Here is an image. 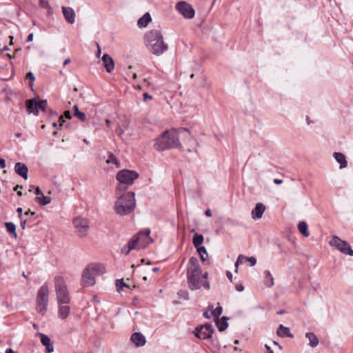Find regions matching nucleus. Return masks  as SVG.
<instances>
[{"label":"nucleus","mask_w":353,"mask_h":353,"mask_svg":"<svg viewBox=\"0 0 353 353\" xmlns=\"http://www.w3.org/2000/svg\"><path fill=\"white\" fill-rule=\"evenodd\" d=\"M187 277L189 287L192 290H197L201 287L208 290L210 288L209 283L207 281L208 273L202 274L198 259L195 257L192 256L189 260Z\"/></svg>","instance_id":"nucleus-1"},{"label":"nucleus","mask_w":353,"mask_h":353,"mask_svg":"<svg viewBox=\"0 0 353 353\" xmlns=\"http://www.w3.org/2000/svg\"><path fill=\"white\" fill-rule=\"evenodd\" d=\"M188 132L186 129L178 131L175 129L166 130L154 139V148L158 151H163L181 146L179 133Z\"/></svg>","instance_id":"nucleus-2"},{"label":"nucleus","mask_w":353,"mask_h":353,"mask_svg":"<svg viewBox=\"0 0 353 353\" xmlns=\"http://www.w3.org/2000/svg\"><path fill=\"white\" fill-rule=\"evenodd\" d=\"M145 45L148 50L157 56L162 54L168 50V45L164 42L161 32L152 30L145 35Z\"/></svg>","instance_id":"nucleus-3"},{"label":"nucleus","mask_w":353,"mask_h":353,"mask_svg":"<svg viewBox=\"0 0 353 353\" xmlns=\"http://www.w3.org/2000/svg\"><path fill=\"white\" fill-rule=\"evenodd\" d=\"M135 205L134 193L128 192L119 196L114 208L117 214L123 216L131 213Z\"/></svg>","instance_id":"nucleus-4"},{"label":"nucleus","mask_w":353,"mask_h":353,"mask_svg":"<svg viewBox=\"0 0 353 353\" xmlns=\"http://www.w3.org/2000/svg\"><path fill=\"white\" fill-rule=\"evenodd\" d=\"M54 288L57 303H70L71 296L68 288V279L57 275L54 278Z\"/></svg>","instance_id":"nucleus-5"},{"label":"nucleus","mask_w":353,"mask_h":353,"mask_svg":"<svg viewBox=\"0 0 353 353\" xmlns=\"http://www.w3.org/2000/svg\"><path fill=\"white\" fill-rule=\"evenodd\" d=\"M50 290L48 285L44 283L39 289L36 298V310L41 315L47 311L49 301Z\"/></svg>","instance_id":"nucleus-6"},{"label":"nucleus","mask_w":353,"mask_h":353,"mask_svg":"<svg viewBox=\"0 0 353 353\" xmlns=\"http://www.w3.org/2000/svg\"><path fill=\"white\" fill-rule=\"evenodd\" d=\"M329 244L331 246L335 247L339 251L343 254L353 256V250L351 248L350 245L341 239L336 235H333L332 239L330 241Z\"/></svg>","instance_id":"nucleus-7"},{"label":"nucleus","mask_w":353,"mask_h":353,"mask_svg":"<svg viewBox=\"0 0 353 353\" xmlns=\"http://www.w3.org/2000/svg\"><path fill=\"white\" fill-rule=\"evenodd\" d=\"M138 177L139 174L136 171L130 170H122L116 176L117 181L128 185H132Z\"/></svg>","instance_id":"nucleus-8"},{"label":"nucleus","mask_w":353,"mask_h":353,"mask_svg":"<svg viewBox=\"0 0 353 353\" xmlns=\"http://www.w3.org/2000/svg\"><path fill=\"white\" fill-rule=\"evenodd\" d=\"M150 233V230L149 229H145L144 230L139 232L137 235L132 237V239H137V249L145 248L150 243L152 242V239L149 236Z\"/></svg>","instance_id":"nucleus-9"},{"label":"nucleus","mask_w":353,"mask_h":353,"mask_svg":"<svg viewBox=\"0 0 353 353\" xmlns=\"http://www.w3.org/2000/svg\"><path fill=\"white\" fill-rule=\"evenodd\" d=\"M74 226L80 236H85L89 230V221L85 218L77 217L73 221Z\"/></svg>","instance_id":"nucleus-10"},{"label":"nucleus","mask_w":353,"mask_h":353,"mask_svg":"<svg viewBox=\"0 0 353 353\" xmlns=\"http://www.w3.org/2000/svg\"><path fill=\"white\" fill-rule=\"evenodd\" d=\"M176 10L181 13L185 18L192 19L194 17L195 12L192 7L185 1H180L176 4Z\"/></svg>","instance_id":"nucleus-11"},{"label":"nucleus","mask_w":353,"mask_h":353,"mask_svg":"<svg viewBox=\"0 0 353 353\" xmlns=\"http://www.w3.org/2000/svg\"><path fill=\"white\" fill-rule=\"evenodd\" d=\"M213 331L212 325L207 323L204 325L197 327L195 329L194 335L196 337L204 340L210 338L213 334Z\"/></svg>","instance_id":"nucleus-12"},{"label":"nucleus","mask_w":353,"mask_h":353,"mask_svg":"<svg viewBox=\"0 0 353 353\" xmlns=\"http://www.w3.org/2000/svg\"><path fill=\"white\" fill-rule=\"evenodd\" d=\"M95 276L85 268L82 273L81 285L83 287H90L95 284Z\"/></svg>","instance_id":"nucleus-13"},{"label":"nucleus","mask_w":353,"mask_h":353,"mask_svg":"<svg viewBox=\"0 0 353 353\" xmlns=\"http://www.w3.org/2000/svg\"><path fill=\"white\" fill-rule=\"evenodd\" d=\"M61 10L65 21L70 25L74 24L76 20L74 10L69 6H62Z\"/></svg>","instance_id":"nucleus-14"},{"label":"nucleus","mask_w":353,"mask_h":353,"mask_svg":"<svg viewBox=\"0 0 353 353\" xmlns=\"http://www.w3.org/2000/svg\"><path fill=\"white\" fill-rule=\"evenodd\" d=\"M58 305V317L64 320L67 319L70 314V303H57Z\"/></svg>","instance_id":"nucleus-15"},{"label":"nucleus","mask_w":353,"mask_h":353,"mask_svg":"<svg viewBox=\"0 0 353 353\" xmlns=\"http://www.w3.org/2000/svg\"><path fill=\"white\" fill-rule=\"evenodd\" d=\"M101 60L103 61V64L107 72L110 73L114 69V62L113 59L108 54H104Z\"/></svg>","instance_id":"nucleus-16"},{"label":"nucleus","mask_w":353,"mask_h":353,"mask_svg":"<svg viewBox=\"0 0 353 353\" xmlns=\"http://www.w3.org/2000/svg\"><path fill=\"white\" fill-rule=\"evenodd\" d=\"M40 336L41 343L46 347V352L51 353L54 351V347L51 339L46 334L39 332L37 334Z\"/></svg>","instance_id":"nucleus-17"},{"label":"nucleus","mask_w":353,"mask_h":353,"mask_svg":"<svg viewBox=\"0 0 353 353\" xmlns=\"http://www.w3.org/2000/svg\"><path fill=\"white\" fill-rule=\"evenodd\" d=\"M265 210V207L262 203H256L255 208L252 210V218L254 220L261 219Z\"/></svg>","instance_id":"nucleus-18"},{"label":"nucleus","mask_w":353,"mask_h":353,"mask_svg":"<svg viewBox=\"0 0 353 353\" xmlns=\"http://www.w3.org/2000/svg\"><path fill=\"white\" fill-rule=\"evenodd\" d=\"M14 171L24 179L26 180L28 179V168L24 163L20 162L17 163L14 165Z\"/></svg>","instance_id":"nucleus-19"},{"label":"nucleus","mask_w":353,"mask_h":353,"mask_svg":"<svg viewBox=\"0 0 353 353\" xmlns=\"http://www.w3.org/2000/svg\"><path fill=\"white\" fill-rule=\"evenodd\" d=\"M35 194L37 195L36 201L40 205H46L51 202L50 197L45 196L39 187L36 188Z\"/></svg>","instance_id":"nucleus-20"},{"label":"nucleus","mask_w":353,"mask_h":353,"mask_svg":"<svg viewBox=\"0 0 353 353\" xmlns=\"http://www.w3.org/2000/svg\"><path fill=\"white\" fill-rule=\"evenodd\" d=\"M86 268L90 269V271L94 276L101 275L105 272V268L101 264L91 263L87 265Z\"/></svg>","instance_id":"nucleus-21"},{"label":"nucleus","mask_w":353,"mask_h":353,"mask_svg":"<svg viewBox=\"0 0 353 353\" xmlns=\"http://www.w3.org/2000/svg\"><path fill=\"white\" fill-rule=\"evenodd\" d=\"M131 341L137 347L143 346L146 342L145 336L139 332L132 334Z\"/></svg>","instance_id":"nucleus-22"},{"label":"nucleus","mask_w":353,"mask_h":353,"mask_svg":"<svg viewBox=\"0 0 353 353\" xmlns=\"http://www.w3.org/2000/svg\"><path fill=\"white\" fill-rule=\"evenodd\" d=\"M335 160L340 164V169L345 168L347 166V161L345 156L341 152H335L333 153Z\"/></svg>","instance_id":"nucleus-23"},{"label":"nucleus","mask_w":353,"mask_h":353,"mask_svg":"<svg viewBox=\"0 0 353 353\" xmlns=\"http://www.w3.org/2000/svg\"><path fill=\"white\" fill-rule=\"evenodd\" d=\"M242 259H245V261L249 262L251 266H254L256 263V259L255 257H254V256L248 257V256L241 254L238 256V259H237L236 261L235 262V268H237V267L239 265L242 264Z\"/></svg>","instance_id":"nucleus-24"},{"label":"nucleus","mask_w":353,"mask_h":353,"mask_svg":"<svg viewBox=\"0 0 353 353\" xmlns=\"http://www.w3.org/2000/svg\"><path fill=\"white\" fill-rule=\"evenodd\" d=\"M27 111L29 114L33 113L35 115L38 114V109L36 104V99H32L26 101Z\"/></svg>","instance_id":"nucleus-25"},{"label":"nucleus","mask_w":353,"mask_h":353,"mask_svg":"<svg viewBox=\"0 0 353 353\" xmlns=\"http://www.w3.org/2000/svg\"><path fill=\"white\" fill-rule=\"evenodd\" d=\"M152 21L150 14L148 12L145 13L137 21L139 28H145Z\"/></svg>","instance_id":"nucleus-26"},{"label":"nucleus","mask_w":353,"mask_h":353,"mask_svg":"<svg viewBox=\"0 0 353 353\" xmlns=\"http://www.w3.org/2000/svg\"><path fill=\"white\" fill-rule=\"evenodd\" d=\"M305 337L309 341V345L312 347H315L319 345V341L316 335L314 332H307Z\"/></svg>","instance_id":"nucleus-27"},{"label":"nucleus","mask_w":353,"mask_h":353,"mask_svg":"<svg viewBox=\"0 0 353 353\" xmlns=\"http://www.w3.org/2000/svg\"><path fill=\"white\" fill-rule=\"evenodd\" d=\"M136 241L137 239H132L127 245L122 248L121 252L125 254H128L132 250L137 249Z\"/></svg>","instance_id":"nucleus-28"},{"label":"nucleus","mask_w":353,"mask_h":353,"mask_svg":"<svg viewBox=\"0 0 353 353\" xmlns=\"http://www.w3.org/2000/svg\"><path fill=\"white\" fill-rule=\"evenodd\" d=\"M276 333L278 336L281 337H293V335L290 332V329L287 327L283 326V325H279Z\"/></svg>","instance_id":"nucleus-29"},{"label":"nucleus","mask_w":353,"mask_h":353,"mask_svg":"<svg viewBox=\"0 0 353 353\" xmlns=\"http://www.w3.org/2000/svg\"><path fill=\"white\" fill-rule=\"evenodd\" d=\"M264 284L268 288H271L274 285V278L269 270L264 272Z\"/></svg>","instance_id":"nucleus-30"},{"label":"nucleus","mask_w":353,"mask_h":353,"mask_svg":"<svg viewBox=\"0 0 353 353\" xmlns=\"http://www.w3.org/2000/svg\"><path fill=\"white\" fill-rule=\"evenodd\" d=\"M298 230L303 236L307 237L310 236L307 224L305 221H301L299 223Z\"/></svg>","instance_id":"nucleus-31"},{"label":"nucleus","mask_w":353,"mask_h":353,"mask_svg":"<svg viewBox=\"0 0 353 353\" xmlns=\"http://www.w3.org/2000/svg\"><path fill=\"white\" fill-rule=\"evenodd\" d=\"M203 236L202 234H199L196 233L192 239V243L196 248L202 247V243H203Z\"/></svg>","instance_id":"nucleus-32"},{"label":"nucleus","mask_w":353,"mask_h":353,"mask_svg":"<svg viewBox=\"0 0 353 353\" xmlns=\"http://www.w3.org/2000/svg\"><path fill=\"white\" fill-rule=\"evenodd\" d=\"M196 250L200 256L201 260L203 262L208 261V254L205 247L202 246L201 248H196Z\"/></svg>","instance_id":"nucleus-33"},{"label":"nucleus","mask_w":353,"mask_h":353,"mask_svg":"<svg viewBox=\"0 0 353 353\" xmlns=\"http://www.w3.org/2000/svg\"><path fill=\"white\" fill-rule=\"evenodd\" d=\"M5 226L6 228V230L8 233L12 234L14 235V238L17 237V234L16 232V226L12 222H6Z\"/></svg>","instance_id":"nucleus-34"},{"label":"nucleus","mask_w":353,"mask_h":353,"mask_svg":"<svg viewBox=\"0 0 353 353\" xmlns=\"http://www.w3.org/2000/svg\"><path fill=\"white\" fill-rule=\"evenodd\" d=\"M227 320L228 319L223 316L221 321H216V325L219 331L223 332L228 327V324L227 323Z\"/></svg>","instance_id":"nucleus-35"},{"label":"nucleus","mask_w":353,"mask_h":353,"mask_svg":"<svg viewBox=\"0 0 353 353\" xmlns=\"http://www.w3.org/2000/svg\"><path fill=\"white\" fill-rule=\"evenodd\" d=\"M211 307L213 313V317L215 320H217L222 313V307L219 305L216 307L215 309H214L213 306H211Z\"/></svg>","instance_id":"nucleus-36"},{"label":"nucleus","mask_w":353,"mask_h":353,"mask_svg":"<svg viewBox=\"0 0 353 353\" xmlns=\"http://www.w3.org/2000/svg\"><path fill=\"white\" fill-rule=\"evenodd\" d=\"M36 104L38 109V112L39 111V110H42L43 112L46 110L47 106V101L46 100H36Z\"/></svg>","instance_id":"nucleus-37"},{"label":"nucleus","mask_w":353,"mask_h":353,"mask_svg":"<svg viewBox=\"0 0 353 353\" xmlns=\"http://www.w3.org/2000/svg\"><path fill=\"white\" fill-rule=\"evenodd\" d=\"M106 162H107V163H114L117 165V167H119V163L117 160V158L112 153H110L108 154V159L106 160Z\"/></svg>","instance_id":"nucleus-38"},{"label":"nucleus","mask_w":353,"mask_h":353,"mask_svg":"<svg viewBox=\"0 0 353 353\" xmlns=\"http://www.w3.org/2000/svg\"><path fill=\"white\" fill-rule=\"evenodd\" d=\"M74 115L75 117L79 119L81 121H84L86 119L85 114L81 111H79L78 112H74Z\"/></svg>","instance_id":"nucleus-39"},{"label":"nucleus","mask_w":353,"mask_h":353,"mask_svg":"<svg viewBox=\"0 0 353 353\" xmlns=\"http://www.w3.org/2000/svg\"><path fill=\"white\" fill-rule=\"evenodd\" d=\"M116 286L118 290H120L122 289L123 287L129 288L128 285H126L123 280H117L116 283Z\"/></svg>","instance_id":"nucleus-40"},{"label":"nucleus","mask_w":353,"mask_h":353,"mask_svg":"<svg viewBox=\"0 0 353 353\" xmlns=\"http://www.w3.org/2000/svg\"><path fill=\"white\" fill-rule=\"evenodd\" d=\"M203 316L206 319H210L211 317H213V313H212V311L211 306L208 307V310L203 313Z\"/></svg>","instance_id":"nucleus-41"},{"label":"nucleus","mask_w":353,"mask_h":353,"mask_svg":"<svg viewBox=\"0 0 353 353\" xmlns=\"http://www.w3.org/2000/svg\"><path fill=\"white\" fill-rule=\"evenodd\" d=\"M39 5L41 8L46 9L49 6L48 0H39Z\"/></svg>","instance_id":"nucleus-42"},{"label":"nucleus","mask_w":353,"mask_h":353,"mask_svg":"<svg viewBox=\"0 0 353 353\" xmlns=\"http://www.w3.org/2000/svg\"><path fill=\"white\" fill-rule=\"evenodd\" d=\"M26 78L31 81L30 87H32L33 82L35 79L34 74L31 72H28L26 74Z\"/></svg>","instance_id":"nucleus-43"},{"label":"nucleus","mask_w":353,"mask_h":353,"mask_svg":"<svg viewBox=\"0 0 353 353\" xmlns=\"http://www.w3.org/2000/svg\"><path fill=\"white\" fill-rule=\"evenodd\" d=\"M46 9H47V15L48 16H51L53 14L54 11H53L52 8L50 6H49Z\"/></svg>","instance_id":"nucleus-44"},{"label":"nucleus","mask_w":353,"mask_h":353,"mask_svg":"<svg viewBox=\"0 0 353 353\" xmlns=\"http://www.w3.org/2000/svg\"><path fill=\"white\" fill-rule=\"evenodd\" d=\"M97 57H100L101 54V47L99 46V43H97Z\"/></svg>","instance_id":"nucleus-45"},{"label":"nucleus","mask_w":353,"mask_h":353,"mask_svg":"<svg viewBox=\"0 0 353 353\" xmlns=\"http://www.w3.org/2000/svg\"><path fill=\"white\" fill-rule=\"evenodd\" d=\"M152 99V97L151 95H150L149 94H148L146 92L143 94V100L145 101H146L148 99Z\"/></svg>","instance_id":"nucleus-46"},{"label":"nucleus","mask_w":353,"mask_h":353,"mask_svg":"<svg viewBox=\"0 0 353 353\" xmlns=\"http://www.w3.org/2000/svg\"><path fill=\"white\" fill-rule=\"evenodd\" d=\"M22 212H23V210L21 208H18L17 209V212L18 213V215H19V219H21L23 218V216H22Z\"/></svg>","instance_id":"nucleus-47"},{"label":"nucleus","mask_w":353,"mask_h":353,"mask_svg":"<svg viewBox=\"0 0 353 353\" xmlns=\"http://www.w3.org/2000/svg\"><path fill=\"white\" fill-rule=\"evenodd\" d=\"M6 166V161L3 159H0V167L1 168H5Z\"/></svg>","instance_id":"nucleus-48"},{"label":"nucleus","mask_w":353,"mask_h":353,"mask_svg":"<svg viewBox=\"0 0 353 353\" xmlns=\"http://www.w3.org/2000/svg\"><path fill=\"white\" fill-rule=\"evenodd\" d=\"M21 219V227L23 228V229H25L26 228V219H23V218L20 219Z\"/></svg>","instance_id":"nucleus-49"},{"label":"nucleus","mask_w":353,"mask_h":353,"mask_svg":"<svg viewBox=\"0 0 353 353\" xmlns=\"http://www.w3.org/2000/svg\"><path fill=\"white\" fill-rule=\"evenodd\" d=\"M33 37H34V34H33V33H30V34L28 36L26 41H27V42H30V41H32L33 40Z\"/></svg>","instance_id":"nucleus-50"},{"label":"nucleus","mask_w":353,"mask_h":353,"mask_svg":"<svg viewBox=\"0 0 353 353\" xmlns=\"http://www.w3.org/2000/svg\"><path fill=\"white\" fill-rule=\"evenodd\" d=\"M64 116L65 117V118L70 119H71L70 112L69 110L65 111Z\"/></svg>","instance_id":"nucleus-51"},{"label":"nucleus","mask_w":353,"mask_h":353,"mask_svg":"<svg viewBox=\"0 0 353 353\" xmlns=\"http://www.w3.org/2000/svg\"><path fill=\"white\" fill-rule=\"evenodd\" d=\"M236 289L239 292H242L244 290V287L242 285H236Z\"/></svg>","instance_id":"nucleus-52"},{"label":"nucleus","mask_w":353,"mask_h":353,"mask_svg":"<svg viewBox=\"0 0 353 353\" xmlns=\"http://www.w3.org/2000/svg\"><path fill=\"white\" fill-rule=\"evenodd\" d=\"M274 183L275 184H278V185H279V184H281V183H283V181H282L281 179H274Z\"/></svg>","instance_id":"nucleus-53"},{"label":"nucleus","mask_w":353,"mask_h":353,"mask_svg":"<svg viewBox=\"0 0 353 353\" xmlns=\"http://www.w3.org/2000/svg\"><path fill=\"white\" fill-rule=\"evenodd\" d=\"M205 214L207 216H209L210 217L212 216V212H211V210L210 209H208L205 210Z\"/></svg>","instance_id":"nucleus-54"},{"label":"nucleus","mask_w":353,"mask_h":353,"mask_svg":"<svg viewBox=\"0 0 353 353\" xmlns=\"http://www.w3.org/2000/svg\"><path fill=\"white\" fill-rule=\"evenodd\" d=\"M265 347L268 350V353H274L273 350L268 345H265Z\"/></svg>","instance_id":"nucleus-55"},{"label":"nucleus","mask_w":353,"mask_h":353,"mask_svg":"<svg viewBox=\"0 0 353 353\" xmlns=\"http://www.w3.org/2000/svg\"><path fill=\"white\" fill-rule=\"evenodd\" d=\"M227 277L232 281V274L230 272H227Z\"/></svg>","instance_id":"nucleus-56"},{"label":"nucleus","mask_w":353,"mask_h":353,"mask_svg":"<svg viewBox=\"0 0 353 353\" xmlns=\"http://www.w3.org/2000/svg\"><path fill=\"white\" fill-rule=\"evenodd\" d=\"M59 122H60V123H59L60 126L63 125V123L65 122L62 116H61L59 117Z\"/></svg>","instance_id":"nucleus-57"},{"label":"nucleus","mask_w":353,"mask_h":353,"mask_svg":"<svg viewBox=\"0 0 353 353\" xmlns=\"http://www.w3.org/2000/svg\"><path fill=\"white\" fill-rule=\"evenodd\" d=\"M6 353H16L11 348H8L6 350Z\"/></svg>","instance_id":"nucleus-58"},{"label":"nucleus","mask_w":353,"mask_h":353,"mask_svg":"<svg viewBox=\"0 0 353 353\" xmlns=\"http://www.w3.org/2000/svg\"><path fill=\"white\" fill-rule=\"evenodd\" d=\"M70 63V59H66L64 62H63V65H66L67 64Z\"/></svg>","instance_id":"nucleus-59"},{"label":"nucleus","mask_w":353,"mask_h":353,"mask_svg":"<svg viewBox=\"0 0 353 353\" xmlns=\"http://www.w3.org/2000/svg\"><path fill=\"white\" fill-rule=\"evenodd\" d=\"M20 189H22V185H17L14 188V191H17V190H19Z\"/></svg>","instance_id":"nucleus-60"},{"label":"nucleus","mask_w":353,"mask_h":353,"mask_svg":"<svg viewBox=\"0 0 353 353\" xmlns=\"http://www.w3.org/2000/svg\"><path fill=\"white\" fill-rule=\"evenodd\" d=\"M30 214H34V212H31L30 210H27L25 214H24V216H28Z\"/></svg>","instance_id":"nucleus-61"},{"label":"nucleus","mask_w":353,"mask_h":353,"mask_svg":"<svg viewBox=\"0 0 353 353\" xmlns=\"http://www.w3.org/2000/svg\"><path fill=\"white\" fill-rule=\"evenodd\" d=\"M73 109H74V112H79V108H78L77 105H74V107H73Z\"/></svg>","instance_id":"nucleus-62"},{"label":"nucleus","mask_w":353,"mask_h":353,"mask_svg":"<svg viewBox=\"0 0 353 353\" xmlns=\"http://www.w3.org/2000/svg\"><path fill=\"white\" fill-rule=\"evenodd\" d=\"M105 124H106V126H107L108 128H109V127H110V121L109 119H106V120H105Z\"/></svg>","instance_id":"nucleus-63"},{"label":"nucleus","mask_w":353,"mask_h":353,"mask_svg":"<svg viewBox=\"0 0 353 353\" xmlns=\"http://www.w3.org/2000/svg\"><path fill=\"white\" fill-rule=\"evenodd\" d=\"M120 190H121V188L120 187H118L117 189H116V193L119 196L120 194Z\"/></svg>","instance_id":"nucleus-64"}]
</instances>
